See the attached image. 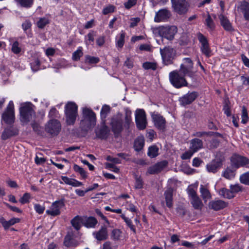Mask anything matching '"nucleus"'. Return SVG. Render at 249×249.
Returning a JSON list of instances; mask_svg holds the SVG:
<instances>
[{"instance_id":"nucleus-1","label":"nucleus","mask_w":249,"mask_h":249,"mask_svg":"<svg viewBox=\"0 0 249 249\" xmlns=\"http://www.w3.org/2000/svg\"><path fill=\"white\" fill-rule=\"evenodd\" d=\"M131 115V111L128 108H125L124 125L121 114H118L111 118L110 125L114 134H120L122 131L123 127L126 129H129L130 126L133 124Z\"/></svg>"},{"instance_id":"nucleus-2","label":"nucleus","mask_w":249,"mask_h":249,"mask_svg":"<svg viewBox=\"0 0 249 249\" xmlns=\"http://www.w3.org/2000/svg\"><path fill=\"white\" fill-rule=\"evenodd\" d=\"M34 108L35 106L30 102L21 104L19 112L22 122L27 123L34 120L36 116Z\"/></svg>"},{"instance_id":"nucleus-3","label":"nucleus","mask_w":249,"mask_h":249,"mask_svg":"<svg viewBox=\"0 0 249 249\" xmlns=\"http://www.w3.org/2000/svg\"><path fill=\"white\" fill-rule=\"evenodd\" d=\"M66 123L68 125L75 124L78 117V107L74 102H69L65 107Z\"/></svg>"},{"instance_id":"nucleus-4","label":"nucleus","mask_w":249,"mask_h":249,"mask_svg":"<svg viewBox=\"0 0 249 249\" xmlns=\"http://www.w3.org/2000/svg\"><path fill=\"white\" fill-rule=\"evenodd\" d=\"M185 76L178 70L171 72L169 76L171 83L177 89L188 86V84Z\"/></svg>"},{"instance_id":"nucleus-5","label":"nucleus","mask_w":249,"mask_h":249,"mask_svg":"<svg viewBox=\"0 0 249 249\" xmlns=\"http://www.w3.org/2000/svg\"><path fill=\"white\" fill-rule=\"evenodd\" d=\"M186 191L193 208L196 210L201 209L203 206V204L197 194L196 189H195L193 186L191 185L188 187Z\"/></svg>"},{"instance_id":"nucleus-6","label":"nucleus","mask_w":249,"mask_h":249,"mask_svg":"<svg viewBox=\"0 0 249 249\" xmlns=\"http://www.w3.org/2000/svg\"><path fill=\"white\" fill-rule=\"evenodd\" d=\"M194 63L190 58H184L183 62L180 65V69L178 71L184 76L193 77L195 73L193 71Z\"/></svg>"},{"instance_id":"nucleus-7","label":"nucleus","mask_w":249,"mask_h":249,"mask_svg":"<svg viewBox=\"0 0 249 249\" xmlns=\"http://www.w3.org/2000/svg\"><path fill=\"white\" fill-rule=\"evenodd\" d=\"M2 121L5 123L11 124L14 123L15 116L14 111V105L13 101L9 102L6 109L2 114Z\"/></svg>"},{"instance_id":"nucleus-8","label":"nucleus","mask_w":249,"mask_h":249,"mask_svg":"<svg viewBox=\"0 0 249 249\" xmlns=\"http://www.w3.org/2000/svg\"><path fill=\"white\" fill-rule=\"evenodd\" d=\"M160 36L169 40L174 39L175 35L178 32V28L176 26H160L158 28Z\"/></svg>"},{"instance_id":"nucleus-9","label":"nucleus","mask_w":249,"mask_h":249,"mask_svg":"<svg viewBox=\"0 0 249 249\" xmlns=\"http://www.w3.org/2000/svg\"><path fill=\"white\" fill-rule=\"evenodd\" d=\"M135 122L139 129H144L147 125L146 113L143 109H137L135 112Z\"/></svg>"},{"instance_id":"nucleus-10","label":"nucleus","mask_w":249,"mask_h":249,"mask_svg":"<svg viewBox=\"0 0 249 249\" xmlns=\"http://www.w3.org/2000/svg\"><path fill=\"white\" fill-rule=\"evenodd\" d=\"M61 129L60 122L56 119H51L46 124L45 126V131L53 135H57Z\"/></svg>"},{"instance_id":"nucleus-11","label":"nucleus","mask_w":249,"mask_h":249,"mask_svg":"<svg viewBox=\"0 0 249 249\" xmlns=\"http://www.w3.org/2000/svg\"><path fill=\"white\" fill-rule=\"evenodd\" d=\"M160 53L162 58L166 65L171 63L172 60L176 54V51L170 47H165L163 49H160Z\"/></svg>"},{"instance_id":"nucleus-12","label":"nucleus","mask_w":249,"mask_h":249,"mask_svg":"<svg viewBox=\"0 0 249 249\" xmlns=\"http://www.w3.org/2000/svg\"><path fill=\"white\" fill-rule=\"evenodd\" d=\"M231 166L236 169L240 167L248 166L249 164V160L245 157L234 155L231 157Z\"/></svg>"},{"instance_id":"nucleus-13","label":"nucleus","mask_w":249,"mask_h":249,"mask_svg":"<svg viewBox=\"0 0 249 249\" xmlns=\"http://www.w3.org/2000/svg\"><path fill=\"white\" fill-rule=\"evenodd\" d=\"M174 10L178 14H184L188 10V5L185 0H171Z\"/></svg>"},{"instance_id":"nucleus-14","label":"nucleus","mask_w":249,"mask_h":249,"mask_svg":"<svg viewBox=\"0 0 249 249\" xmlns=\"http://www.w3.org/2000/svg\"><path fill=\"white\" fill-rule=\"evenodd\" d=\"M83 114L85 118V119L89 123L88 128L90 129L94 127L96 124V121L95 113L89 108H84L83 109Z\"/></svg>"},{"instance_id":"nucleus-15","label":"nucleus","mask_w":249,"mask_h":249,"mask_svg":"<svg viewBox=\"0 0 249 249\" xmlns=\"http://www.w3.org/2000/svg\"><path fill=\"white\" fill-rule=\"evenodd\" d=\"M64 206L63 199L55 201L53 203L49 210L46 211V213L52 216H56L60 213V210Z\"/></svg>"},{"instance_id":"nucleus-16","label":"nucleus","mask_w":249,"mask_h":249,"mask_svg":"<svg viewBox=\"0 0 249 249\" xmlns=\"http://www.w3.org/2000/svg\"><path fill=\"white\" fill-rule=\"evenodd\" d=\"M198 94L196 91L188 92L179 98V102L181 105L185 106L191 104L197 97Z\"/></svg>"},{"instance_id":"nucleus-17","label":"nucleus","mask_w":249,"mask_h":249,"mask_svg":"<svg viewBox=\"0 0 249 249\" xmlns=\"http://www.w3.org/2000/svg\"><path fill=\"white\" fill-rule=\"evenodd\" d=\"M168 165L166 160L158 162L154 165L149 167L147 170V173L149 174H156L162 171Z\"/></svg>"},{"instance_id":"nucleus-18","label":"nucleus","mask_w":249,"mask_h":249,"mask_svg":"<svg viewBox=\"0 0 249 249\" xmlns=\"http://www.w3.org/2000/svg\"><path fill=\"white\" fill-rule=\"evenodd\" d=\"M170 16V12L168 10L161 9L156 13L154 21L156 22H164L167 20Z\"/></svg>"},{"instance_id":"nucleus-19","label":"nucleus","mask_w":249,"mask_h":249,"mask_svg":"<svg viewBox=\"0 0 249 249\" xmlns=\"http://www.w3.org/2000/svg\"><path fill=\"white\" fill-rule=\"evenodd\" d=\"M152 118L155 126L159 129L163 130L166 121L162 116L158 114L153 113Z\"/></svg>"},{"instance_id":"nucleus-20","label":"nucleus","mask_w":249,"mask_h":249,"mask_svg":"<svg viewBox=\"0 0 249 249\" xmlns=\"http://www.w3.org/2000/svg\"><path fill=\"white\" fill-rule=\"evenodd\" d=\"M110 133V130L108 126L105 124V123L100 127H97L95 129L96 136L98 138L101 139H107Z\"/></svg>"},{"instance_id":"nucleus-21","label":"nucleus","mask_w":249,"mask_h":249,"mask_svg":"<svg viewBox=\"0 0 249 249\" xmlns=\"http://www.w3.org/2000/svg\"><path fill=\"white\" fill-rule=\"evenodd\" d=\"M92 234L98 241L105 240L108 237L107 227L105 226H102L99 231L93 232Z\"/></svg>"},{"instance_id":"nucleus-22","label":"nucleus","mask_w":249,"mask_h":249,"mask_svg":"<svg viewBox=\"0 0 249 249\" xmlns=\"http://www.w3.org/2000/svg\"><path fill=\"white\" fill-rule=\"evenodd\" d=\"M227 205V204L221 200H212L209 203V208L214 211H218L224 209Z\"/></svg>"},{"instance_id":"nucleus-23","label":"nucleus","mask_w":249,"mask_h":249,"mask_svg":"<svg viewBox=\"0 0 249 249\" xmlns=\"http://www.w3.org/2000/svg\"><path fill=\"white\" fill-rule=\"evenodd\" d=\"M221 166V163L218 160H213L206 166L207 171L213 173H216Z\"/></svg>"},{"instance_id":"nucleus-24","label":"nucleus","mask_w":249,"mask_h":249,"mask_svg":"<svg viewBox=\"0 0 249 249\" xmlns=\"http://www.w3.org/2000/svg\"><path fill=\"white\" fill-rule=\"evenodd\" d=\"M203 147V142L198 139H194L190 141V149L194 153L197 152Z\"/></svg>"},{"instance_id":"nucleus-25","label":"nucleus","mask_w":249,"mask_h":249,"mask_svg":"<svg viewBox=\"0 0 249 249\" xmlns=\"http://www.w3.org/2000/svg\"><path fill=\"white\" fill-rule=\"evenodd\" d=\"M219 18L222 26L226 31H231L233 30L231 23L227 17L221 14L219 16Z\"/></svg>"},{"instance_id":"nucleus-26","label":"nucleus","mask_w":249,"mask_h":249,"mask_svg":"<svg viewBox=\"0 0 249 249\" xmlns=\"http://www.w3.org/2000/svg\"><path fill=\"white\" fill-rule=\"evenodd\" d=\"M199 191L201 194V196L204 202H207L208 200L211 199L212 195L211 193L206 186L201 185L200 186Z\"/></svg>"},{"instance_id":"nucleus-27","label":"nucleus","mask_w":249,"mask_h":249,"mask_svg":"<svg viewBox=\"0 0 249 249\" xmlns=\"http://www.w3.org/2000/svg\"><path fill=\"white\" fill-rule=\"evenodd\" d=\"M61 179L65 184L71 185L73 187H79L83 185L81 182L74 178H69L66 176H62Z\"/></svg>"},{"instance_id":"nucleus-28","label":"nucleus","mask_w":249,"mask_h":249,"mask_svg":"<svg viewBox=\"0 0 249 249\" xmlns=\"http://www.w3.org/2000/svg\"><path fill=\"white\" fill-rule=\"evenodd\" d=\"M78 242L73 239L70 235L65 236L64 241V245L68 248H74L78 245Z\"/></svg>"},{"instance_id":"nucleus-29","label":"nucleus","mask_w":249,"mask_h":249,"mask_svg":"<svg viewBox=\"0 0 249 249\" xmlns=\"http://www.w3.org/2000/svg\"><path fill=\"white\" fill-rule=\"evenodd\" d=\"M97 224V220L94 217L83 218V225L88 228H94Z\"/></svg>"},{"instance_id":"nucleus-30","label":"nucleus","mask_w":249,"mask_h":249,"mask_svg":"<svg viewBox=\"0 0 249 249\" xmlns=\"http://www.w3.org/2000/svg\"><path fill=\"white\" fill-rule=\"evenodd\" d=\"M240 9L243 13L245 19L249 20V3L243 1L240 5Z\"/></svg>"},{"instance_id":"nucleus-31","label":"nucleus","mask_w":249,"mask_h":249,"mask_svg":"<svg viewBox=\"0 0 249 249\" xmlns=\"http://www.w3.org/2000/svg\"><path fill=\"white\" fill-rule=\"evenodd\" d=\"M166 205L170 208L172 206L173 189L171 188L167 189L164 193Z\"/></svg>"},{"instance_id":"nucleus-32","label":"nucleus","mask_w":249,"mask_h":249,"mask_svg":"<svg viewBox=\"0 0 249 249\" xmlns=\"http://www.w3.org/2000/svg\"><path fill=\"white\" fill-rule=\"evenodd\" d=\"M71 222L73 228L78 231L80 229L81 224H83V218L77 215L71 220Z\"/></svg>"},{"instance_id":"nucleus-33","label":"nucleus","mask_w":249,"mask_h":249,"mask_svg":"<svg viewBox=\"0 0 249 249\" xmlns=\"http://www.w3.org/2000/svg\"><path fill=\"white\" fill-rule=\"evenodd\" d=\"M122 231L118 229H113L110 233V238L114 241H117L122 237Z\"/></svg>"},{"instance_id":"nucleus-34","label":"nucleus","mask_w":249,"mask_h":249,"mask_svg":"<svg viewBox=\"0 0 249 249\" xmlns=\"http://www.w3.org/2000/svg\"><path fill=\"white\" fill-rule=\"evenodd\" d=\"M144 144V141L143 138L139 137L134 142V148L136 151H139L142 149Z\"/></svg>"},{"instance_id":"nucleus-35","label":"nucleus","mask_w":249,"mask_h":249,"mask_svg":"<svg viewBox=\"0 0 249 249\" xmlns=\"http://www.w3.org/2000/svg\"><path fill=\"white\" fill-rule=\"evenodd\" d=\"M219 194L224 197L228 199H230L234 197V195L232 192L226 188H222L220 189L219 191Z\"/></svg>"},{"instance_id":"nucleus-36","label":"nucleus","mask_w":249,"mask_h":249,"mask_svg":"<svg viewBox=\"0 0 249 249\" xmlns=\"http://www.w3.org/2000/svg\"><path fill=\"white\" fill-rule=\"evenodd\" d=\"M235 170H232L230 168H227L223 172L222 176L227 179H231L235 176Z\"/></svg>"},{"instance_id":"nucleus-37","label":"nucleus","mask_w":249,"mask_h":249,"mask_svg":"<svg viewBox=\"0 0 249 249\" xmlns=\"http://www.w3.org/2000/svg\"><path fill=\"white\" fill-rule=\"evenodd\" d=\"M159 148L156 145H152L149 147L147 155L151 158H153L158 155Z\"/></svg>"},{"instance_id":"nucleus-38","label":"nucleus","mask_w":249,"mask_h":249,"mask_svg":"<svg viewBox=\"0 0 249 249\" xmlns=\"http://www.w3.org/2000/svg\"><path fill=\"white\" fill-rule=\"evenodd\" d=\"M125 35V33L123 31H122L119 35L118 38L117 39L116 47L117 48H122L123 47L124 43Z\"/></svg>"},{"instance_id":"nucleus-39","label":"nucleus","mask_w":249,"mask_h":249,"mask_svg":"<svg viewBox=\"0 0 249 249\" xmlns=\"http://www.w3.org/2000/svg\"><path fill=\"white\" fill-rule=\"evenodd\" d=\"M121 218L124 221L127 226L130 230L134 233L136 232V229L134 225H133L132 222L128 217H126L124 214H122L121 215Z\"/></svg>"},{"instance_id":"nucleus-40","label":"nucleus","mask_w":249,"mask_h":249,"mask_svg":"<svg viewBox=\"0 0 249 249\" xmlns=\"http://www.w3.org/2000/svg\"><path fill=\"white\" fill-rule=\"evenodd\" d=\"M82 48L80 47L78 49L74 52L72 55V59L74 61H78L83 55Z\"/></svg>"},{"instance_id":"nucleus-41","label":"nucleus","mask_w":249,"mask_h":249,"mask_svg":"<svg viewBox=\"0 0 249 249\" xmlns=\"http://www.w3.org/2000/svg\"><path fill=\"white\" fill-rule=\"evenodd\" d=\"M110 110V107L109 106L107 105H104L102 107V108L101 109V110L100 111V115L101 118L102 119H105L107 116V115L109 113Z\"/></svg>"},{"instance_id":"nucleus-42","label":"nucleus","mask_w":249,"mask_h":249,"mask_svg":"<svg viewBox=\"0 0 249 249\" xmlns=\"http://www.w3.org/2000/svg\"><path fill=\"white\" fill-rule=\"evenodd\" d=\"M205 23L207 28H209L210 31H212L214 30L215 28V25L209 14L208 15L205 20Z\"/></svg>"},{"instance_id":"nucleus-43","label":"nucleus","mask_w":249,"mask_h":249,"mask_svg":"<svg viewBox=\"0 0 249 249\" xmlns=\"http://www.w3.org/2000/svg\"><path fill=\"white\" fill-rule=\"evenodd\" d=\"M239 180L242 183L249 185V172L242 174L240 177Z\"/></svg>"},{"instance_id":"nucleus-44","label":"nucleus","mask_w":249,"mask_h":249,"mask_svg":"<svg viewBox=\"0 0 249 249\" xmlns=\"http://www.w3.org/2000/svg\"><path fill=\"white\" fill-rule=\"evenodd\" d=\"M116 7L113 5H108L105 7L102 11L103 14L106 15L109 13H112L114 12Z\"/></svg>"},{"instance_id":"nucleus-45","label":"nucleus","mask_w":249,"mask_h":249,"mask_svg":"<svg viewBox=\"0 0 249 249\" xmlns=\"http://www.w3.org/2000/svg\"><path fill=\"white\" fill-rule=\"evenodd\" d=\"M18 1L21 6L26 8L31 7L34 2V0H18Z\"/></svg>"},{"instance_id":"nucleus-46","label":"nucleus","mask_w":249,"mask_h":249,"mask_svg":"<svg viewBox=\"0 0 249 249\" xmlns=\"http://www.w3.org/2000/svg\"><path fill=\"white\" fill-rule=\"evenodd\" d=\"M142 67L145 70H155L157 68V65L155 63L146 62L142 64Z\"/></svg>"},{"instance_id":"nucleus-47","label":"nucleus","mask_w":249,"mask_h":249,"mask_svg":"<svg viewBox=\"0 0 249 249\" xmlns=\"http://www.w3.org/2000/svg\"><path fill=\"white\" fill-rule=\"evenodd\" d=\"M197 37L199 42L201 43V46H206L209 44L206 37L204 36L202 34H198Z\"/></svg>"},{"instance_id":"nucleus-48","label":"nucleus","mask_w":249,"mask_h":249,"mask_svg":"<svg viewBox=\"0 0 249 249\" xmlns=\"http://www.w3.org/2000/svg\"><path fill=\"white\" fill-rule=\"evenodd\" d=\"M49 23V20L45 18H41L37 22V26L39 28H43L47 24Z\"/></svg>"},{"instance_id":"nucleus-49","label":"nucleus","mask_w":249,"mask_h":249,"mask_svg":"<svg viewBox=\"0 0 249 249\" xmlns=\"http://www.w3.org/2000/svg\"><path fill=\"white\" fill-rule=\"evenodd\" d=\"M73 169L75 172L79 173L83 178H86V172L82 168L78 165L74 164L73 165Z\"/></svg>"},{"instance_id":"nucleus-50","label":"nucleus","mask_w":249,"mask_h":249,"mask_svg":"<svg viewBox=\"0 0 249 249\" xmlns=\"http://www.w3.org/2000/svg\"><path fill=\"white\" fill-rule=\"evenodd\" d=\"M40 62L37 59H35L31 63V67L34 71H38L39 69Z\"/></svg>"},{"instance_id":"nucleus-51","label":"nucleus","mask_w":249,"mask_h":249,"mask_svg":"<svg viewBox=\"0 0 249 249\" xmlns=\"http://www.w3.org/2000/svg\"><path fill=\"white\" fill-rule=\"evenodd\" d=\"M12 51L15 54H18L21 52V48L19 46V43L16 41L12 46Z\"/></svg>"},{"instance_id":"nucleus-52","label":"nucleus","mask_w":249,"mask_h":249,"mask_svg":"<svg viewBox=\"0 0 249 249\" xmlns=\"http://www.w3.org/2000/svg\"><path fill=\"white\" fill-rule=\"evenodd\" d=\"M85 60L87 62L90 64H96L99 62V59L98 57L87 55Z\"/></svg>"},{"instance_id":"nucleus-53","label":"nucleus","mask_w":249,"mask_h":249,"mask_svg":"<svg viewBox=\"0 0 249 249\" xmlns=\"http://www.w3.org/2000/svg\"><path fill=\"white\" fill-rule=\"evenodd\" d=\"M95 36V33L93 31H90L86 37L88 38V40L86 41L87 44H91V42H93L94 36Z\"/></svg>"},{"instance_id":"nucleus-54","label":"nucleus","mask_w":249,"mask_h":249,"mask_svg":"<svg viewBox=\"0 0 249 249\" xmlns=\"http://www.w3.org/2000/svg\"><path fill=\"white\" fill-rule=\"evenodd\" d=\"M200 49L202 53L206 56L209 57L211 55V50L209 47V44L206 46H201Z\"/></svg>"},{"instance_id":"nucleus-55","label":"nucleus","mask_w":249,"mask_h":249,"mask_svg":"<svg viewBox=\"0 0 249 249\" xmlns=\"http://www.w3.org/2000/svg\"><path fill=\"white\" fill-rule=\"evenodd\" d=\"M248 121V116L247 110L245 107L242 108V121L243 124H246Z\"/></svg>"},{"instance_id":"nucleus-56","label":"nucleus","mask_w":249,"mask_h":249,"mask_svg":"<svg viewBox=\"0 0 249 249\" xmlns=\"http://www.w3.org/2000/svg\"><path fill=\"white\" fill-rule=\"evenodd\" d=\"M135 188L136 189H141L143 187V182L140 177L136 176L135 177Z\"/></svg>"},{"instance_id":"nucleus-57","label":"nucleus","mask_w":249,"mask_h":249,"mask_svg":"<svg viewBox=\"0 0 249 249\" xmlns=\"http://www.w3.org/2000/svg\"><path fill=\"white\" fill-rule=\"evenodd\" d=\"M137 0H128L126 2L124 3V7L129 9L132 7L134 6L137 3Z\"/></svg>"},{"instance_id":"nucleus-58","label":"nucleus","mask_w":249,"mask_h":249,"mask_svg":"<svg viewBox=\"0 0 249 249\" xmlns=\"http://www.w3.org/2000/svg\"><path fill=\"white\" fill-rule=\"evenodd\" d=\"M0 223L2 224V226L5 230L8 229L11 226H12L11 224L10 220L9 221H6L3 217L0 218Z\"/></svg>"},{"instance_id":"nucleus-59","label":"nucleus","mask_w":249,"mask_h":249,"mask_svg":"<svg viewBox=\"0 0 249 249\" xmlns=\"http://www.w3.org/2000/svg\"><path fill=\"white\" fill-rule=\"evenodd\" d=\"M124 66L128 69H132L134 66V59L131 58H127L124 63Z\"/></svg>"},{"instance_id":"nucleus-60","label":"nucleus","mask_w":249,"mask_h":249,"mask_svg":"<svg viewBox=\"0 0 249 249\" xmlns=\"http://www.w3.org/2000/svg\"><path fill=\"white\" fill-rule=\"evenodd\" d=\"M58 115V111L56 110V109L55 107H52L48 114V117L50 118H53L55 117H57Z\"/></svg>"},{"instance_id":"nucleus-61","label":"nucleus","mask_w":249,"mask_h":249,"mask_svg":"<svg viewBox=\"0 0 249 249\" xmlns=\"http://www.w3.org/2000/svg\"><path fill=\"white\" fill-rule=\"evenodd\" d=\"M194 153V152L192 150L190 149L189 151H186L184 153H183L181 155V158L183 160L189 159L192 157Z\"/></svg>"},{"instance_id":"nucleus-62","label":"nucleus","mask_w":249,"mask_h":249,"mask_svg":"<svg viewBox=\"0 0 249 249\" xmlns=\"http://www.w3.org/2000/svg\"><path fill=\"white\" fill-rule=\"evenodd\" d=\"M30 195L29 193H25L23 196L19 199V202L22 204H25L29 202Z\"/></svg>"},{"instance_id":"nucleus-63","label":"nucleus","mask_w":249,"mask_h":249,"mask_svg":"<svg viewBox=\"0 0 249 249\" xmlns=\"http://www.w3.org/2000/svg\"><path fill=\"white\" fill-rule=\"evenodd\" d=\"M34 208L36 213L39 214L42 213L45 210V207L43 206L38 204H36L34 205Z\"/></svg>"},{"instance_id":"nucleus-64","label":"nucleus","mask_w":249,"mask_h":249,"mask_svg":"<svg viewBox=\"0 0 249 249\" xmlns=\"http://www.w3.org/2000/svg\"><path fill=\"white\" fill-rule=\"evenodd\" d=\"M156 134L155 131L153 130H149L146 134V137L148 138L150 142H152L154 138L155 137Z\"/></svg>"}]
</instances>
